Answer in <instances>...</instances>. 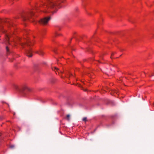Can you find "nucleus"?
Instances as JSON below:
<instances>
[{
  "instance_id": "nucleus-1",
  "label": "nucleus",
  "mask_w": 154,
  "mask_h": 154,
  "mask_svg": "<svg viewBox=\"0 0 154 154\" xmlns=\"http://www.w3.org/2000/svg\"><path fill=\"white\" fill-rule=\"evenodd\" d=\"M64 0H44L41 2L40 5L38 6L36 5L33 6L32 8L29 9L28 11L26 13L25 15L22 17L23 21L27 20L31 22H33V19L31 20L32 16L34 15L33 10L37 11L39 10L42 11L44 13L48 12L50 9L54 8L56 6L59 5L61 2H63Z\"/></svg>"
},
{
  "instance_id": "nucleus-2",
  "label": "nucleus",
  "mask_w": 154,
  "mask_h": 154,
  "mask_svg": "<svg viewBox=\"0 0 154 154\" xmlns=\"http://www.w3.org/2000/svg\"><path fill=\"white\" fill-rule=\"evenodd\" d=\"M0 30L5 34V39L4 40V43L6 45H10L9 39L13 33V32H10L9 31L3 29V26L2 24L0 22Z\"/></svg>"
},
{
  "instance_id": "nucleus-3",
  "label": "nucleus",
  "mask_w": 154,
  "mask_h": 154,
  "mask_svg": "<svg viewBox=\"0 0 154 154\" xmlns=\"http://www.w3.org/2000/svg\"><path fill=\"white\" fill-rule=\"evenodd\" d=\"M15 87L16 89L19 90L22 95L24 97L27 96L28 95L29 92L31 91V89L26 84L23 85L20 89L16 85H15Z\"/></svg>"
},
{
  "instance_id": "nucleus-4",
  "label": "nucleus",
  "mask_w": 154,
  "mask_h": 154,
  "mask_svg": "<svg viewBox=\"0 0 154 154\" xmlns=\"http://www.w3.org/2000/svg\"><path fill=\"white\" fill-rule=\"evenodd\" d=\"M51 18L50 17H45L39 21V23L43 25H46L48 23Z\"/></svg>"
},
{
  "instance_id": "nucleus-5",
  "label": "nucleus",
  "mask_w": 154,
  "mask_h": 154,
  "mask_svg": "<svg viewBox=\"0 0 154 154\" xmlns=\"http://www.w3.org/2000/svg\"><path fill=\"white\" fill-rule=\"evenodd\" d=\"M30 40L28 38L25 39V42L24 43H21V45L23 48H24V45H25L27 46H29L32 44Z\"/></svg>"
},
{
  "instance_id": "nucleus-6",
  "label": "nucleus",
  "mask_w": 154,
  "mask_h": 154,
  "mask_svg": "<svg viewBox=\"0 0 154 154\" xmlns=\"http://www.w3.org/2000/svg\"><path fill=\"white\" fill-rule=\"evenodd\" d=\"M6 22L7 26L8 27H10L11 26L13 27V21L12 20L10 19H7L6 20Z\"/></svg>"
},
{
  "instance_id": "nucleus-7",
  "label": "nucleus",
  "mask_w": 154,
  "mask_h": 154,
  "mask_svg": "<svg viewBox=\"0 0 154 154\" xmlns=\"http://www.w3.org/2000/svg\"><path fill=\"white\" fill-rule=\"evenodd\" d=\"M26 55L28 57H31L32 56V51L31 49L29 48L26 51Z\"/></svg>"
},
{
  "instance_id": "nucleus-8",
  "label": "nucleus",
  "mask_w": 154,
  "mask_h": 154,
  "mask_svg": "<svg viewBox=\"0 0 154 154\" xmlns=\"http://www.w3.org/2000/svg\"><path fill=\"white\" fill-rule=\"evenodd\" d=\"M52 69L57 74V72L58 73H63V72L62 71L60 70V69H58V68H57L56 67H52Z\"/></svg>"
},
{
  "instance_id": "nucleus-9",
  "label": "nucleus",
  "mask_w": 154,
  "mask_h": 154,
  "mask_svg": "<svg viewBox=\"0 0 154 154\" xmlns=\"http://www.w3.org/2000/svg\"><path fill=\"white\" fill-rule=\"evenodd\" d=\"M36 53L41 55H43L44 54V52L41 49L37 51Z\"/></svg>"
},
{
  "instance_id": "nucleus-10",
  "label": "nucleus",
  "mask_w": 154,
  "mask_h": 154,
  "mask_svg": "<svg viewBox=\"0 0 154 154\" xmlns=\"http://www.w3.org/2000/svg\"><path fill=\"white\" fill-rule=\"evenodd\" d=\"M6 51H7V52L8 53L9 52V47L8 46H7L6 47Z\"/></svg>"
},
{
  "instance_id": "nucleus-11",
  "label": "nucleus",
  "mask_w": 154,
  "mask_h": 154,
  "mask_svg": "<svg viewBox=\"0 0 154 154\" xmlns=\"http://www.w3.org/2000/svg\"><path fill=\"white\" fill-rule=\"evenodd\" d=\"M69 117L70 116L69 115H68L66 116V118L68 120H69Z\"/></svg>"
},
{
  "instance_id": "nucleus-12",
  "label": "nucleus",
  "mask_w": 154,
  "mask_h": 154,
  "mask_svg": "<svg viewBox=\"0 0 154 154\" xmlns=\"http://www.w3.org/2000/svg\"><path fill=\"white\" fill-rule=\"evenodd\" d=\"M14 147H15V146L14 145H10V147L11 149L13 148Z\"/></svg>"
},
{
  "instance_id": "nucleus-13",
  "label": "nucleus",
  "mask_w": 154,
  "mask_h": 154,
  "mask_svg": "<svg viewBox=\"0 0 154 154\" xmlns=\"http://www.w3.org/2000/svg\"><path fill=\"white\" fill-rule=\"evenodd\" d=\"M82 121H83L86 122L87 121V118L84 117L82 119Z\"/></svg>"
},
{
  "instance_id": "nucleus-14",
  "label": "nucleus",
  "mask_w": 154,
  "mask_h": 154,
  "mask_svg": "<svg viewBox=\"0 0 154 154\" xmlns=\"http://www.w3.org/2000/svg\"><path fill=\"white\" fill-rule=\"evenodd\" d=\"M102 71L103 72H104V73H107V72H105V71H103V70H102Z\"/></svg>"
},
{
  "instance_id": "nucleus-15",
  "label": "nucleus",
  "mask_w": 154,
  "mask_h": 154,
  "mask_svg": "<svg viewBox=\"0 0 154 154\" xmlns=\"http://www.w3.org/2000/svg\"><path fill=\"white\" fill-rule=\"evenodd\" d=\"M60 35V34H57V33H56V35Z\"/></svg>"
},
{
  "instance_id": "nucleus-16",
  "label": "nucleus",
  "mask_w": 154,
  "mask_h": 154,
  "mask_svg": "<svg viewBox=\"0 0 154 154\" xmlns=\"http://www.w3.org/2000/svg\"><path fill=\"white\" fill-rule=\"evenodd\" d=\"M153 75H150V76H153Z\"/></svg>"
},
{
  "instance_id": "nucleus-17",
  "label": "nucleus",
  "mask_w": 154,
  "mask_h": 154,
  "mask_svg": "<svg viewBox=\"0 0 154 154\" xmlns=\"http://www.w3.org/2000/svg\"><path fill=\"white\" fill-rule=\"evenodd\" d=\"M112 91H111V92H110V94H112V95H113L112 94Z\"/></svg>"
},
{
  "instance_id": "nucleus-18",
  "label": "nucleus",
  "mask_w": 154,
  "mask_h": 154,
  "mask_svg": "<svg viewBox=\"0 0 154 154\" xmlns=\"http://www.w3.org/2000/svg\"><path fill=\"white\" fill-rule=\"evenodd\" d=\"M153 34H154V32H153L152 33Z\"/></svg>"
},
{
  "instance_id": "nucleus-19",
  "label": "nucleus",
  "mask_w": 154,
  "mask_h": 154,
  "mask_svg": "<svg viewBox=\"0 0 154 154\" xmlns=\"http://www.w3.org/2000/svg\"><path fill=\"white\" fill-rule=\"evenodd\" d=\"M98 62H99V63H100V62L99 61H97Z\"/></svg>"
},
{
  "instance_id": "nucleus-20",
  "label": "nucleus",
  "mask_w": 154,
  "mask_h": 154,
  "mask_svg": "<svg viewBox=\"0 0 154 154\" xmlns=\"http://www.w3.org/2000/svg\"><path fill=\"white\" fill-rule=\"evenodd\" d=\"M111 58H112V56L111 57Z\"/></svg>"
},
{
  "instance_id": "nucleus-21",
  "label": "nucleus",
  "mask_w": 154,
  "mask_h": 154,
  "mask_svg": "<svg viewBox=\"0 0 154 154\" xmlns=\"http://www.w3.org/2000/svg\"><path fill=\"white\" fill-rule=\"evenodd\" d=\"M1 133H0V136H1Z\"/></svg>"
}]
</instances>
